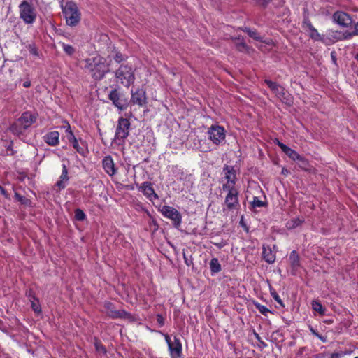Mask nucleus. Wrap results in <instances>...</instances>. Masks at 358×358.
<instances>
[{
	"label": "nucleus",
	"instance_id": "24",
	"mask_svg": "<svg viewBox=\"0 0 358 358\" xmlns=\"http://www.w3.org/2000/svg\"><path fill=\"white\" fill-rule=\"evenodd\" d=\"M231 40L234 41V44L238 51L243 52L248 49V45L244 42L243 37H233Z\"/></svg>",
	"mask_w": 358,
	"mask_h": 358
},
{
	"label": "nucleus",
	"instance_id": "18",
	"mask_svg": "<svg viewBox=\"0 0 358 358\" xmlns=\"http://www.w3.org/2000/svg\"><path fill=\"white\" fill-rule=\"evenodd\" d=\"M69 180L68 170L65 164H62V173L59 177V180L57 182L56 186L59 190L63 189L66 187V183Z\"/></svg>",
	"mask_w": 358,
	"mask_h": 358
},
{
	"label": "nucleus",
	"instance_id": "59",
	"mask_svg": "<svg viewBox=\"0 0 358 358\" xmlns=\"http://www.w3.org/2000/svg\"><path fill=\"white\" fill-rule=\"evenodd\" d=\"M255 337H256V338H257L258 340H259V339H260L259 336L257 334H255Z\"/></svg>",
	"mask_w": 358,
	"mask_h": 358
},
{
	"label": "nucleus",
	"instance_id": "36",
	"mask_svg": "<svg viewBox=\"0 0 358 358\" xmlns=\"http://www.w3.org/2000/svg\"><path fill=\"white\" fill-rule=\"evenodd\" d=\"M75 217L77 220L83 221L85 219L86 215L82 210L78 208L75 210Z\"/></svg>",
	"mask_w": 358,
	"mask_h": 358
},
{
	"label": "nucleus",
	"instance_id": "20",
	"mask_svg": "<svg viewBox=\"0 0 358 358\" xmlns=\"http://www.w3.org/2000/svg\"><path fill=\"white\" fill-rule=\"evenodd\" d=\"M72 143V145L75 150L78 152V154L84 156L86 154V151L87 150V146L85 143L83 141L78 142L77 139L74 137V139H71L69 141Z\"/></svg>",
	"mask_w": 358,
	"mask_h": 358
},
{
	"label": "nucleus",
	"instance_id": "49",
	"mask_svg": "<svg viewBox=\"0 0 358 358\" xmlns=\"http://www.w3.org/2000/svg\"><path fill=\"white\" fill-rule=\"evenodd\" d=\"M304 23L306 24L307 27L309 29V30L314 28V27L312 25L311 22L309 20H305Z\"/></svg>",
	"mask_w": 358,
	"mask_h": 358
},
{
	"label": "nucleus",
	"instance_id": "9",
	"mask_svg": "<svg viewBox=\"0 0 358 358\" xmlns=\"http://www.w3.org/2000/svg\"><path fill=\"white\" fill-rule=\"evenodd\" d=\"M104 308L106 310V314L111 318H126L129 317V314L124 310L115 309L114 305L110 302H105Z\"/></svg>",
	"mask_w": 358,
	"mask_h": 358
},
{
	"label": "nucleus",
	"instance_id": "43",
	"mask_svg": "<svg viewBox=\"0 0 358 358\" xmlns=\"http://www.w3.org/2000/svg\"><path fill=\"white\" fill-rule=\"evenodd\" d=\"M354 36H357L355 34H354V31H352V32L345 31L343 34V38L345 39V40L350 39V38H351Z\"/></svg>",
	"mask_w": 358,
	"mask_h": 358
},
{
	"label": "nucleus",
	"instance_id": "7",
	"mask_svg": "<svg viewBox=\"0 0 358 358\" xmlns=\"http://www.w3.org/2000/svg\"><path fill=\"white\" fill-rule=\"evenodd\" d=\"M160 210L164 216L173 220L176 227H178L180 225L182 217L176 209L171 206H164Z\"/></svg>",
	"mask_w": 358,
	"mask_h": 358
},
{
	"label": "nucleus",
	"instance_id": "14",
	"mask_svg": "<svg viewBox=\"0 0 358 358\" xmlns=\"http://www.w3.org/2000/svg\"><path fill=\"white\" fill-rule=\"evenodd\" d=\"M37 117L38 114L26 111L24 112L18 119L27 129L32 124L36 122Z\"/></svg>",
	"mask_w": 358,
	"mask_h": 358
},
{
	"label": "nucleus",
	"instance_id": "22",
	"mask_svg": "<svg viewBox=\"0 0 358 358\" xmlns=\"http://www.w3.org/2000/svg\"><path fill=\"white\" fill-rule=\"evenodd\" d=\"M223 171L224 172V178L227 180V182H234V183H236V177L233 166L226 165L224 167Z\"/></svg>",
	"mask_w": 358,
	"mask_h": 358
},
{
	"label": "nucleus",
	"instance_id": "5",
	"mask_svg": "<svg viewBox=\"0 0 358 358\" xmlns=\"http://www.w3.org/2000/svg\"><path fill=\"white\" fill-rule=\"evenodd\" d=\"M20 18L26 24H32L36 20V13L34 8L27 1H23L19 6Z\"/></svg>",
	"mask_w": 358,
	"mask_h": 358
},
{
	"label": "nucleus",
	"instance_id": "37",
	"mask_svg": "<svg viewBox=\"0 0 358 358\" xmlns=\"http://www.w3.org/2000/svg\"><path fill=\"white\" fill-rule=\"evenodd\" d=\"M256 308L264 315H266L268 313L270 312V310L264 305H261L260 303H255V304Z\"/></svg>",
	"mask_w": 358,
	"mask_h": 358
},
{
	"label": "nucleus",
	"instance_id": "57",
	"mask_svg": "<svg viewBox=\"0 0 358 358\" xmlns=\"http://www.w3.org/2000/svg\"><path fill=\"white\" fill-rule=\"evenodd\" d=\"M288 172H289L288 170L285 169V168H283L282 169V173L284 174V175H287L288 173Z\"/></svg>",
	"mask_w": 358,
	"mask_h": 358
},
{
	"label": "nucleus",
	"instance_id": "26",
	"mask_svg": "<svg viewBox=\"0 0 358 358\" xmlns=\"http://www.w3.org/2000/svg\"><path fill=\"white\" fill-rule=\"evenodd\" d=\"M289 260L292 268H296L299 266V257L295 250L290 253Z\"/></svg>",
	"mask_w": 358,
	"mask_h": 358
},
{
	"label": "nucleus",
	"instance_id": "44",
	"mask_svg": "<svg viewBox=\"0 0 358 358\" xmlns=\"http://www.w3.org/2000/svg\"><path fill=\"white\" fill-rule=\"evenodd\" d=\"M95 346H96V349L97 351L103 352V353L106 352L105 348L101 344L96 343Z\"/></svg>",
	"mask_w": 358,
	"mask_h": 358
},
{
	"label": "nucleus",
	"instance_id": "61",
	"mask_svg": "<svg viewBox=\"0 0 358 358\" xmlns=\"http://www.w3.org/2000/svg\"><path fill=\"white\" fill-rule=\"evenodd\" d=\"M355 358H358V357H355Z\"/></svg>",
	"mask_w": 358,
	"mask_h": 358
},
{
	"label": "nucleus",
	"instance_id": "47",
	"mask_svg": "<svg viewBox=\"0 0 358 358\" xmlns=\"http://www.w3.org/2000/svg\"><path fill=\"white\" fill-rule=\"evenodd\" d=\"M183 257H184V260H185V263L187 265V266H190L192 264V261L191 259H189L185 253L183 252Z\"/></svg>",
	"mask_w": 358,
	"mask_h": 358
},
{
	"label": "nucleus",
	"instance_id": "51",
	"mask_svg": "<svg viewBox=\"0 0 358 358\" xmlns=\"http://www.w3.org/2000/svg\"><path fill=\"white\" fill-rule=\"evenodd\" d=\"M293 159H294V160L296 162V163H297V164H299L300 162H302V163H303V162H303V159H304V158H299V157H297V158H293Z\"/></svg>",
	"mask_w": 358,
	"mask_h": 358
},
{
	"label": "nucleus",
	"instance_id": "41",
	"mask_svg": "<svg viewBox=\"0 0 358 358\" xmlns=\"http://www.w3.org/2000/svg\"><path fill=\"white\" fill-rule=\"evenodd\" d=\"M15 197L20 201L22 203L25 205H29L30 203V201L24 196H20L19 194H15Z\"/></svg>",
	"mask_w": 358,
	"mask_h": 358
},
{
	"label": "nucleus",
	"instance_id": "21",
	"mask_svg": "<svg viewBox=\"0 0 358 358\" xmlns=\"http://www.w3.org/2000/svg\"><path fill=\"white\" fill-rule=\"evenodd\" d=\"M10 130L13 134L20 136L24 134L27 129L19 119H17L13 124H11Z\"/></svg>",
	"mask_w": 358,
	"mask_h": 358
},
{
	"label": "nucleus",
	"instance_id": "23",
	"mask_svg": "<svg viewBox=\"0 0 358 358\" xmlns=\"http://www.w3.org/2000/svg\"><path fill=\"white\" fill-rule=\"evenodd\" d=\"M262 256L264 259L268 264H273L275 260V255L270 248L263 247Z\"/></svg>",
	"mask_w": 358,
	"mask_h": 358
},
{
	"label": "nucleus",
	"instance_id": "54",
	"mask_svg": "<svg viewBox=\"0 0 358 358\" xmlns=\"http://www.w3.org/2000/svg\"><path fill=\"white\" fill-rule=\"evenodd\" d=\"M23 86H24V87H29L30 86V82H29V81H26V82H24V83H23Z\"/></svg>",
	"mask_w": 358,
	"mask_h": 358
},
{
	"label": "nucleus",
	"instance_id": "3",
	"mask_svg": "<svg viewBox=\"0 0 358 358\" xmlns=\"http://www.w3.org/2000/svg\"><path fill=\"white\" fill-rule=\"evenodd\" d=\"M115 78L125 87H129L135 80L134 71L128 64H121L115 72Z\"/></svg>",
	"mask_w": 358,
	"mask_h": 358
},
{
	"label": "nucleus",
	"instance_id": "30",
	"mask_svg": "<svg viewBox=\"0 0 358 358\" xmlns=\"http://www.w3.org/2000/svg\"><path fill=\"white\" fill-rule=\"evenodd\" d=\"M312 308L321 315H324L325 314V308L322 307V304L318 301H313L312 302Z\"/></svg>",
	"mask_w": 358,
	"mask_h": 358
},
{
	"label": "nucleus",
	"instance_id": "4",
	"mask_svg": "<svg viewBox=\"0 0 358 358\" xmlns=\"http://www.w3.org/2000/svg\"><path fill=\"white\" fill-rule=\"evenodd\" d=\"M108 99L112 101L113 105L120 110H126L130 102L127 94L117 88L110 92Z\"/></svg>",
	"mask_w": 358,
	"mask_h": 358
},
{
	"label": "nucleus",
	"instance_id": "45",
	"mask_svg": "<svg viewBox=\"0 0 358 358\" xmlns=\"http://www.w3.org/2000/svg\"><path fill=\"white\" fill-rule=\"evenodd\" d=\"M157 321L160 327H162L164 324V319L161 315H157Z\"/></svg>",
	"mask_w": 358,
	"mask_h": 358
},
{
	"label": "nucleus",
	"instance_id": "19",
	"mask_svg": "<svg viewBox=\"0 0 358 358\" xmlns=\"http://www.w3.org/2000/svg\"><path fill=\"white\" fill-rule=\"evenodd\" d=\"M103 166L106 172L110 176H113L116 173V168L113 158H104L103 160Z\"/></svg>",
	"mask_w": 358,
	"mask_h": 358
},
{
	"label": "nucleus",
	"instance_id": "25",
	"mask_svg": "<svg viewBox=\"0 0 358 358\" xmlns=\"http://www.w3.org/2000/svg\"><path fill=\"white\" fill-rule=\"evenodd\" d=\"M274 143L277 144L282 151L288 157H292L294 154L296 155L295 157H300L299 155H296L292 149L280 142L278 139L275 138Z\"/></svg>",
	"mask_w": 358,
	"mask_h": 358
},
{
	"label": "nucleus",
	"instance_id": "60",
	"mask_svg": "<svg viewBox=\"0 0 358 358\" xmlns=\"http://www.w3.org/2000/svg\"><path fill=\"white\" fill-rule=\"evenodd\" d=\"M355 59H356V60L358 62V54H357V55H355Z\"/></svg>",
	"mask_w": 358,
	"mask_h": 358
},
{
	"label": "nucleus",
	"instance_id": "53",
	"mask_svg": "<svg viewBox=\"0 0 358 358\" xmlns=\"http://www.w3.org/2000/svg\"><path fill=\"white\" fill-rule=\"evenodd\" d=\"M354 34L358 36V22L355 24Z\"/></svg>",
	"mask_w": 358,
	"mask_h": 358
},
{
	"label": "nucleus",
	"instance_id": "13",
	"mask_svg": "<svg viewBox=\"0 0 358 358\" xmlns=\"http://www.w3.org/2000/svg\"><path fill=\"white\" fill-rule=\"evenodd\" d=\"M138 189L150 201L157 199L158 195L155 192L152 185L149 182H144L139 186Z\"/></svg>",
	"mask_w": 358,
	"mask_h": 358
},
{
	"label": "nucleus",
	"instance_id": "11",
	"mask_svg": "<svg viewBox=\"0 0 358 358\" xmlns=\"http://www.w3.org/2000/svg\"><path fill=\"white\" fill-rule=\"evenodd\" d=\"M130 101L133 104L139 106H143L147 103V97L145 91L143 89H137L135 92L131 91V97Z\"/></svg>",
	"mask_w": 358,
	"mask_h": 358
},
{
	"label": "nucleus",
	"instance_id": "56",
	"mask_svg": "<svg viewBox=\"0 0 358 358\" xmlns=\"http://www.w3.org/2000/svg\"><path fill=\"white\" fill-rule=\"evenodd\" d=\"M0 192L3 194V195H6V190L0 185Z\"/></svg>",
	"mask_w": 358,
	"mask_h": 358
},
{
	"label": "nucleus",
	"instance_id": "50",
	"mask_svg": "<svg viewBox=\"0 0 358 358\" xmlns=\"http://www.w3.org/2000/svg\"><path fill=\"white\" fill-rule=\"evenodd\" d=\"M292 222H293V224L290 225V227H295L299 225L301 222L299 220H292Z\"/></svg>",
	"mask_w": 358,
	"mask_h": 358
},
{
	"label": "nucleus",
	"instance_id": "12",
	"mask_svg": "<svg viewBox=\"0 0 358 358\" xmlns=\"http://www.w3.org/2000/svg\"><path fill=\"white\" fill-rule=\"evenodd\" d=\"M171 358H180L182 355V343L178 338L174 337L173 343L168 346Z\"/></svg>",
	"mask_w": 358,
	"mask_h": 358
},
{
	"label": "nucleus",
	"instance_id": "29",
	"mask_svg": "<svg viewBox=\"0 0 358 358\" xmlns=\"http://www.w3.org/2000/svg\"><path fill=\"white\" fill-rule=\"evenodd\" d=\"M243 31L246 32L248 36L253 39L258 41H262V38L260 36L259 34L255 30L250 29V28L245 27Z\"/></svg>",
	"mask_w": 358,
	"mask_h": 358
},
{
	"label": "nucleus",
	"instance_id": "1",
	"mask_svg": "<svg viewBox=\"0 0 358 358\" xmlns=\"http://www.w3.org/2000/svg\"><path fill=\"white\" fill-rule=\"evenodd\" d=\"M83 69L87 71L95 80L103 79L105 75L110 71V64L106 59L100 56L87 58L83 61Z\"/></svg>",
	"mask_w": 358,
	"mask_h": 358
},
{
	"label": "nucleus",
	"instance_id": "48",
	"mask_svg": "<svg viewBox=\"0 0 358 358\" xmlns=\"http://www.w3.org/2000/svg\"><path fill=\"white\" fill-rule=\"evenodd\" d=\"M164 338H165V341H166L168 346L173 343V341H171V340L170 336L168 334H164Z\"/></svg>",
	"mask_w": 358,
	"mask_h": 358
},
{
	"label": "nucleus",
	"instance_id": "42",
	"mask_svg": "<svg viewBox=\"0 0 358 358\" xmlns=\"http://www.w3.org/2000/svg\"><path fill=\"white\" fill-rule=\"evenodd\" d=\"M273 298L281 306H284L280 296L275 292H271Z\"/></svg>",
	"mask_w": 358,
	"mask_h": 358
},
{
	"label": "nucleus",
	"instance_id": "8",
	"mask_svg": "<svg viewBox=\"0 0 358 358\" xmlns=\"http://www.w3.org/2000/svg\"><path fill=\"white\" fill-rule=\"evenodd\" d=\"M209 138L216 145L220 144L225 138L224 129L221 126H211L208 131Z\"/></svg>",
	"mask_w": 358,
	"mask_h": 358
},
{
	"label": "nucleus",
	"instance_id": "46",
	"mask_svg": "<svg viewBox=\"0 0 358 358\" xmlns=\"http://www.w3.org/2000/svg\"><path fill=\"white\" fill-rule=\"evenodd\" d=\"M258 3L265 7L272 0H257Z\"/></svg>",
	"mask_w": 358,
	"mask_h": 358
},
{
	"label": "nucleus",
	"instance_id": "28",
	"mask_svg": "<svg viewBox=\"0 0 358 358\" xmlns=\"http://www.w3.org/2000/svg\"><path fill=\"white\" fill-rule=\"evenodd\" d=\"M210 268L212 273H217L221 271V265L217 258H213L210 262Z\"/></svg>",
	"mask_w": 358,
	"mask_h": 358
},
{
	"label": "nucleus",
	"instance_id": "17",
	"mask_svg": "<svg viewBox=\"0 0 358 358\" xmlns=\"http://www.w3.org/2000/svg\"><path fill=\"white\" fill-rule=\"evenodd\" d=\"M59 133L57 131L48 132L44 136V141L50 145L55 146L58 144Z\"/></svg>",
	"mask_w": 358,
	"mask_h": 358
},
{
	"label": "nucleus",
	"instance_id": "6",
	"mask_svg": "<svg viewBox=\"0 0 358 358\" xmlns=\"http://www.w3.org/2000/svg\"><path fill=\"white\" fill-rule=\"evenodd\" d=\"M130 122L128 119L120 117L115 131V138L123 141L128 136L130 128Z\"/></svg>",
	"mask_w": 358,
	"mask_h": 358
},
{
	"label": "nucleus",
	"instance_id": "16",
	"mask_svg": "<svg viewBox=\"0 0 358 358\" xmlns=\"http://www.w3.org/2000/svg\"><path fill=\"white\" fill-rule=\"evenodd\" d=\"M275 94L283 103L288 106L292 103L291 94L281 85L275 91Z\"/></svg>",
	"mask_w": 358,
	"mask_h": 358
},
{
	"label": "nucleus",
	"instance_id": "10",
	"mask_svg": "<svg viewBox=\"0 0 358 358\" xmlns=\"http://www.w3.org/2000/svg\"><path fill=\"white\" fill-rule=\"evenodd\" d=\"M333 20L343 27H348L352 24L350 15L343 11L335 12L333 15Z\"/></svg>",
	"mask_w": 358,
	"mask_h": 358
},
{
	"label": "nucleus",
	"instance_id": "40",
	"mask_svg": "<svg viewBox=\"0 0 358 358\" xmlns=\"http://www.w3.org/2000/svg\"><path fill=\"white\" fill-rule=\"evenodd\" d=\"M252 205L254 208H260L264 206V203L260 201L257 197H254Z\"/></svg>",
	"mask_w": 358,
	"mask_h": 358
},
{
	"label": "nucleus",
	"instance_id": "31",
	"mask_svg": "<svg viewBox=\"0 0 358 358\" xmlns=\"http://www.w3.org/2000/svg\"><path fill=\"white\" fill-rule=\"evenodd\" d=\"M222 189L224 191H227L228 193H234L238 192V190L235 188L234 182H227L223 184Z\"/></svg>",
	"mask_w": 358,
	"mask_h": 358
},
{
	"label": "nucleus",
	"instance_id": "2",
	"mask_svg": "<svg viewBox=\"0 0 358 358\" xmlns=\"http://www.w3.org/2000/svg\"><path fill=\"white\" fill-rule=\"evenodd\" d=\"M62 13L67 25L76 27L80 21V13L77 5L73 1L66 3L62 8Z\"/></svg>",
	"mask_w": 358,
	"mask_h": 358
},
{
	"label": "nucleus",
	"instance_id": "32",
	"mask_svg": "<svg viewBox=\"0 0 358 358\" xmlns=\"http://www.w3.org/2000/svg\"><path fill=\"white\" fill-rule=\"evenodd\" d=\"M310 37L315 41H322V36H320V34L318 33L317 30L314 27L312 29L310 30Z\"/></svg>",
	"mask_w": 358,
	"mask_h": 358
},
{
	"label": "nucleus",
	"instance_id": "34",
	"mask_svg": "<svg viewBox=\"0 0 358 358\" xmlns=\"http://www.w3.org/2000/svg\"><path fill=\"white\" fill-rule=\"evenodd\" d=\"M264 83L267 85V86L275 93L278 88L280 86L275 82H273L271 80L266 79Z\"/></svg>",
	"mask_w": 358,
	"mask_h": 358
},
{
	"label": "nucleus",
	"instance_id": "27",
	"mask_svg": "<svg viewBox=\"0 0 358 358\" xmlns=\"http://www.w3.org/2000/svg\"><path fill=\"white\" fill-rule=\"evenodd\" d=\"M63 123L64 124L61 127L65 130L66 137L68 139V141L71 139H74L75 136L73 134V131H71V128L69 123L66 120H64Z\"/></svg>",
	"mask_w": 358,
	"mask_h": 358
},
{
	"label": "nucleus",
	"instance_id": "58",
	"mask_svg": "<svg viewBox=\"0 0 358 358\" xmlns=\"http://www.w3.org/2000/svg\"><path fill=\"white\" fill-rule=\"evenodd\" d=\"M331 58H332V60L334 61V62L336 63V57L334 55V52H331Z\"/></svg>",
	"mask_w": 358,
	"mask_h": 358
},
{
	"label": "nucleus",
	"instance_id": "15",
	"mask_svg": "<svg viewBox=\"0 0 358 358\" xmlns=\"http://www.w3.org/2000/svg\"><path fill=\"white\" fill-rule=\"evenodd\" d=\"M238 192L228 193L224 200V204L228 210H234L239 206L238 199Z\"/></svg>",
	"mask_w": 358,
	"mask_h": 358
},
{
	"label": "nucleus",
	"instance_id": "39",
	"mask_svg": "<svg viewBox=\"0 0 358 358\" xmlns=\"http://www.w3.org/2000/svg\"><path fill=\"white\" fill-rule=\"evenodd\" d=\"M27 48L31 54L38 56V49L35 44H29Z\"/></svg>",
	"mask_w": 358,
	"mask_h": 358
},
{
	"label": "nucleus",
	"instance_id": "35",
	"mask_svg": "<svg viewBox=\"0 0 358 358\" xmlns=\"http://www.w3.org/2000/svg\"><path fill=\"white\" fill-rule=\"evenodd\" d=\"M113 59L117 63H120L121 62L126 60L127 59V56L117 51L115 52Z\"/></svg>",
	"mask_w": 358,
	"mask_h": 358
},
{
	"label": "nucleus",
	"instance_id": "33",
	"mask_svg": "<svg viewBox=\"0 0 358 358\" xmlns=\"http://www.w3.org/2000/svg\"><path fill=\"white\" fill-rule=\"evenodd\" d=\"M61 44L63 48V50L66 54H67L69 56H71L74 54L76 50H75V48L72 45L65 44L64 43H62Z\"/></svg>",
	"mask_w": 358,
	"mask_h": 358
},
{
	"label": "nucleus",
	"instance_id": "52",
	"mask_svg": "<svg viewBox=\"0 0 358 358\" xmlns=\"http://www.w3.org/2000/svg\"><path fill=\"white\" fill-rule=\"evenodd\" d=\"M310 331L314 335H315L319 338L322 340V337L319 334H317L313 328L310 329Z\"/></svg>",
	"mask_w": 358,
	"mask_h": 358
},
{
	"label": "nucleus",
	"instance_id": "55",
	"mask_svg": "<svg viewBox=\"0 0 358 358\" xmlns=\"http://www.w3.org/2000/svg\"><path fill=\"white\" fill-rule=\"evenodd\" d=\"M339 355L338 353H333L331 355V358H338Z\"/></svg>",
	"mask_w": 358,
	"mask_h": 358
},
{
	"label": "nucleus",
	"instance_id": "38",
	"mask_svg": "<svg viewBox=\"0 0 358 358\" xmlns=\"http://www.w3.org/2000/svg\"><path fill=\"white\" fill-rule=\"evenodd\" d=\"M31 308L34 310V312H36V313L41 312V308H40L38 301L34 297H33V300H31Z\"/></svg>",
	"mask_w": 358,
	"mask_h": 358
}]
</instances>
